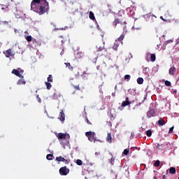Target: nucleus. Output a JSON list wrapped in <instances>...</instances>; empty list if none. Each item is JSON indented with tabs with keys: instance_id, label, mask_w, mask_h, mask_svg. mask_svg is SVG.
<instances>
[{
	"instance_id": "9d476101",
	"label": "nucleus",
	"mask_w": 179,
	"mask_h": 179,
	"mask_svg": "<svg viewBox=\"0 0 179 179\" xmlns=\"http://www.w3.org/2000/svg\"><path fill=\"white\" fill-rule=\"evenodd\" d=\"M75 82H78V80L75 79L73 80V82H71V85L75 89V90L79 91L80 90V87H79V83H78L77 84H75Z\"/></svg>"
},
{
	"instance_id": "79ce46f5",
	"label": "nucleus",
	"mask_w": 179,
	"mask_h": 179,
	"mask_svg": "<svg viewBox=\"0 0 179 179\" xmlns=\"http://www.w3.org/2000/svg\"><path fill=\"white\" fill-rule=\"evenodd\" d=\"M20 71V73H23L24 72V70L21 69H18Z\"/></svg>"
},
{
	"instance_id": "4c0bfd02",
	"label": "nucleus",
	"mask_w": 179,
	"mask_h": 179,
	"mask_svg": "<svg viewBox=\"0 0 179 179\" xmlns=\"http://www.w3.org/2000/svg\"><path fill=\"white\" fill-rule=\"evenodd\" d=\"M166 86H171V83L169 80L165 81Z\"/></svg>"
},
{
	"instance_id": "de8ad7c7",
	"label": "nucleus",
	"mask_w": 179,
	"mask_h": 179,
	"mask_svg": "<svg viewBox=\"0 0 179 179\" xmlns=\"http://www.w3.org/2000/svg\"><path fill=\"white\" fill-rule=\"evenodd\" d=\"M37 41H36V39L34 40V43H36Z\"/></svg>"
},
{
	"instance_id": "3c124183",
	"label": "nucleus",
	"mask_w": 179,
	"mask_h": 179,
	"mask_svg": "<svg viewBox=\"0 0 179 179\" xmlns=\"http://www.w3.org/2000/svg\"><path fill=\"white\" fill-rule=\"evenodd\" d=\"M1 9H3V8H1Z\"/></svg>"
},
{
	"instance_id": "4be33fe9",
	"label": "nucleus",
	"mask_w": 179,
	"mask_h": 179,
	"mask_svg": "<svg viewBox=\"0 0 179 179\" xmlns=\"http://www.w3.org/2000/svg\"><path fill=\"white\" fill-rule=\"evenodd\" d=\"M45 85H46V89L48 90H50V89H51V87H52V85H51V83L50 82H45Z\"/></svg>"
},
{
	"instance_id": "c9c22d12",
	"label": "nucleus",
	"mask_w": 179,
	"mask_h": 179,
	"mask_svg": "<svg viewBox=\"0 0 179 179\" xmlns=\"http://www.w3.org/2000/svg\"><path fill=\"white\" fill-rule=\"evenodd\" d=\"M124 37L125 36H124V34L120 35V36L117 38L118 41H122V40H124Z\"/></svg>"
},
{
	"instance_id": "dca6fc26",
	"label": "nucleus",
	"mask_w": 179,
	"mask_h": 179,
	"mask_svg": "<svg viewBox=\"0 0 179 179\" xmlns=\"http://www.w3.org/2000/svg\"><path fill=\"white\" fill-rule=\"evenodd\" d=\"M59 120L61 121H65V113H64V110H61L59 113Z\"/></svg>"
},
{
	"instance_id": "7ed1b4c3",
	"label": "nucleus",
	"mask_w": 179,
	"mask_h": 179,
	"mask_svg": "<svg viewBox=\"0 0 179 179\" xmlns=\"http://www.w3.org/2000/svg\"><path fill=\"white\" fill-rule=\"evenodd\" d=\"M96 52H98L97 55L99 57H107L108 52H110V50H111V48L104 49V48L100 46H96Z\"/></svg>"
},
{
	"instance_id": "e433bc0d",
	"label": "nucleus",
	"mask_w": 179,
	"mask_h": 179,
	"mask_svg": "<svg viewBox=\"0 0 179 179\" xmlns=\"http://www.w3.org/2000/svg\"><path fill=\"white\" fill-rule=\"evenodd\" d=\"M27 41H28V43H30V41H31L32 40V37L31 36H27L26 38Z\"/></svg>"
},
{
	"instance_id": "ddd939ff",
	"label": "nucleus",
	"mask_w": 179,
	"mask_h": 179,
	"mask_svg": "<svg viewBox=\"0 0 179 179\" xmlns=\"http://www.w3.org/2000/svg\"><path fill=\"white\" fill-rule=\"evenodd\" d=\"M131 103V101H129V98L127 97L125 101H123L122 103V107H127V106H129Z\"/></svg>"
},
{
	"instance_id": "a19ab883",
	"label": "nucleus",
	"mask_w": 179,
	"mask_h": 179,
	"mask_svg": "<svg viewBox=\"0 0 179 179\" xmlns=\"http://www.w3.org/2000/svg\"><path fill=\"white\" fill-rule=\"evenodd\" d=\"M115 161V159H114V157H112V158L110 159V164H111L112 165H113Z\"/></svg>"
},
{
	"instance_id": "49530a36",
	"label": "nucleus",
	"mask_w": 179,
	"mask_h": 179,
	"mask_svg": "<svg viewBox=\"0 0 179 179\" xmlns=\"http://www.w3.org/2000/svg\"><path fill=\"white\" fill-rule=\"evenodd\" d=\"M153 179H157V176H154Z\"/></svg>"
},
{
	"instance_id": "8fccbe9b",
	"label": "nucleus",
	"mask_w": 179,
	"mask_h": 179,
	"mask_svg": "<svg viewBox=\"0 0 179 179\" xmlns=\"http://www.w3.org/2000/svg\"><path fill=\"white\" fill-rule=\"evenodd\" d=\"M166 43H169V41H167Z\"/></svg>"
},
{
	"instance_id": "a18cd8bd",
	"label": "nucleus",
	"mask_w": 179,
	"mask_h": 179,
	"mask_svg": "<svg viewBox=\"0 0 179 179\" xmlns=\"http://www.w3.org/2000/svg\"><path fill=\"white\" fill-rule=\"evenodd\" d=\"M112 96L114 97L115 96V92L112 93Z\"/></svg>"
},
{
	"instance_id": "f257e3e1",
	"label": "nucleus",
	"mask_w": 179,
	"mask_h": 179,
	"mask_svg": "<svg viewBox=\"0 0 179 179\" xmlns=\"http://www.w3.org/2000/svg\"><path fill=\"white\" fill-rule=\"evenodd\" d=\"M31 9L38 15H44L50 10V6L47 0H33L31 3Z\"/></svg>"
},
{
	"instance_id": "f3484780",
	"label": "nucleus",
	"mask_w": 179,
	"mask_h": 179,
	"mask_svg": "<svg viewBox=\"0 0 179 179\" xmlns=\"http://www.w3.org/2000/svg\"><path fill=\"white\" fill-rule=\"evenodd\" d=\"M106 141H107V142H108V143H111L113 142V138L111 137V133H108Z\"/></svg>"
},
{
	"instance_id": "cd10ccee",
	"label": "nucleus",
	"mask_w": 179,
	"mask_h": 179,
	"mask_svg": "<svg viewBox=\"0 0 179 179\" xmlns=\"http://www.w3.org/2000/svg\"><path fill=\"white\" fill-rule=\"evenodd\" d=\"M47 160H52L54 159V155L49 154L46 156Z\"/></svg>"
},
{
	"instance_id": "37998d69",
	"label": "nucleus",
	"mask_w": 179,
	"mask_h": 179,
	"mask_svg": "<svg viewBox=\"0 0 179 179\" xmlns=\"http://www.w3.org/2000/svg\"><path fill=\"white\" fill-rule=\"evenodd\" d=\"M86 122H87V124H92V123L90 122V121H89V119H87V118H86Z\"/></svg>"
},
{
	"instance_id": "2eb2a0df",
	"label": "nucleus",
	"mask_w": 179,
	"mask_h": 179,
	"mask_svg": "<svg viewBox=\"0 0 179 179\" xmlns=\"http://www.w3.org/2000/svg\"><path fill=\"white\" fill-rule=\"evenodd\" d=\"M177 72V69L176 67H171L169 71V75H172V76H174V73Z\"/></svg>"
},
{
	"instance_id": "4468645a",
	"label": "nucleus",
	"mask_w": 179,
	"mask_h": 179,
	"mask_svg": "<svg viewBox=\"0 0 179 179\" xmlns=\"http://www.w3.org/2000/svg\"><path fill=\"white\" fill-rule=\"evenodd\" d=\"M156 114V112L154 110V109H150L148 113H147V117L148 118H150L152 117H155Z\"/></svg>"
},
{
	"instance_id": "c85d7f7f",
	"label": "nucleus",
	"mask_w": 179,
	"mask_h": 179,
	"mask_svg": "<svg viewBox=\"0 0 179 179\" xmlns=\"http://www.w3.org/2000/svg\"><path fill=\"white\" fill-rule=\"evenodd\" d=\"M84 54H83V52H78V53H77V57H78V58H83V57H84Z\"/></svg>"
},
{
	"instance_id": "f704fd0d",
	"label": "nucleus",
	"mask_w": 179,
	"mask_h": 179,
	"mask_svg": "<svg viewBox=\"0 0 179 179\" xmlns=\"http://www.w3.org/2000/svg\"><path fill=\"white\" fill-rule=\"evenodd\" d=\"M155 167H159L160 166V161L157 160L154 164Z\"/></svg>"
},
{
	"instance_id": "c756f323",
	"label": "nucleus",
	"mask_w": 179,
	"mask_h": 179,
	"mask_svg": "<svg viewBox=\"0 0 179 179\" xmlns=\"http://www.w3.org/2000/svg\"><path fill=\"white\" fill-rule=\"evenodd\" d=\"M76 164H78V166H82L83 164V162L81 159H77Z\"/></svg>"
},
{
	"instance_id": "2f4dec72",
	"label": "nucleus",
	"mask_w": 179,
	"mask_h": 179,
	"mask_svg": "<svg viewBox=\"0 0 179 179\" xmlns=\"http://www.w3.org/2000/svg\"><path fill=\"white\" fill-rule=\"evenodd\" d=\"M48 82H51V83L53 82L52 75L50 74V75L48 76Z\"/></svg>"
},
{
	"instance_id": "423d86ee",
	"label": "nucleus",
	"mask_w": 179,
	"mask_h": 179,
	"mask_svg": "<svg viewBox=\"0 0 179 179\" xmlns=\"http://www.w3.org/2000/svg\"><path fill=\"white\" fill-rule=\"evenodd\" d=\"M60 176H68L69 174V169L66 166H63L59 169Z\"/></svg>"
},
{
	"instance_id": "09e8293b",
	"label": "nucleus",
	"mask_w": 179,
	"mask_h": 179,
	"mask_svg": "<svg viewBox=\"0 0 179 179\" xmlns=\"http://www.w3.org/2000/svg\"><path fill=\"white\" fill-rule=\"evenodd\" d=\"M73 93V94H75V91Z\"/></svg>"
},
{
	"instance_id": "9b49d317",
	"label": "nucleus",
	"mask_w": 179,
	"mask_h": 179,
	"mask_svg": "<svg viewBox=\"0 0 179 179\" xmlns=\"http://www.w3.org/2000/svg\"><path fill=\"white\" fill-rule=\"evenodd\" d=\"M57 138L58 139H66L67 138H69V134L59 133L57 134Z\"/></svg>"
},
{
	"instance_id": "ea45409f",
	"label": "nucleus",
	"mask_w": 179,
	"mask_h": 179,
	"mask_svg": "<svg viewBox=\"0 0 179 179\" xmlns=\"http://www.w3.org/2000/svg\"><path fill=\"white\" fill-rule=\"evenodd\" d=\"M174 130V127H172L169 129V134H171L173 131Z\"/></svg>"
},
{
	"instance_id": "b1692460",
	"label": "nucleus",
	"mask_w": 179,
	"mask_h": 179,
	"mask_svg": "<svg viewBox=\"0 0 179 179\" xmlns=\"http://www.w3.org/2000/svg\"><path fill=\"white\" fill-rule=\"evenodd\" d=\"M66 67L69 68V69L70 71H73V67L72 66H71V63H65Z\"/></svg>"
},
{
	"instance_id": "aec40b11",
	"label": "nucleus",
	"mask_w": 179,
	"mask_h": 179,
	"mask_svg": "<svg viewBox=\"0 0 179 179\" xmlns=\"http://www.w3.org/2000/svg\"><path fill=\"white\" fill-rule=\"evenodd\" d=\"M89 17L90 19H91V20H96V17H94V13H93V12L92 11L90 12Z\"/></svg>"
},
{
	"instance_id": "a211bd4d",
	"label": "nucleus",
	"mask_w": 179,
	"mask_h": 179,
	"mask_svg": "<svg viewBox=\"0 0 179 179\" xmlns=\"http://www.w3.org/2000/svg\"><path fill=\"white\" fill-rule=\"evenodd\" d=\"M157 124L158 125H161V127H163V125H164L166 122H164V120L163 118L160 117L159 120L157 121Z\"/></svg>"
},
{
	"instance_id": "c03bdc74",
	"label": "nucleus",
	"mask_w": 179,
	"mask_h": 179,
	"mask_svg": "<svg viewBox=\"0 0 179 179\" xmlns=\"http://www.w3.org/2000/svg\"><path fill=\"white\" fill-rule=\"evenodd\" d=\"M162 179H166V175H164V176H162Z\"/></svg>"
},
{
	"instance_id": "473e14b6",
	"label": "nucleus",
	"mask_w": 179,
	"mask_h": 179,
	"mask_svg": "<svg viewBox=\"0 0 179 179\" xmlns=\"http://www.w3.org/2000/svg\"><path fill=\"white\" fill-rule=\"evenodd\" d=\"M130 79H131V76L128 74L124 76V80H127V82H129Z\"/></svg>"
},
{
	"instance_id": "6ab92c4d",
	"label": "nucleus",
	"mask_w": 179,
	"mask_h": 179,
	"mask_svg": "<svg viewBox=\"0 0 179 179\" xmlns=\"http://www.w3.org/2000/svg\"><path fill=\"white\" fill-rule=\"evenodd\" d=\"M26 83V80L22 78H21V79H20L17 82V85H24Z\"/></svg>"
},
{
	"instance_id": "0eeeda50",
	"label": "nucleus",
	"mask_w": 179,
	"mask_h": 179,
	"mask_svg": "<svg viewBox=\"0 0 179 179\" xmlns=\"http://www.w3.org/2000/svg\"><path fill=\"white\" fill-rule=\"evenodd\" d=\"M164 16V18L163 17V16L160 17V19L163 20V22H169L171 19V15H170V12L169 11H166Z\"/></svg>"
},
{
	"instance_id": "f8f14e48",
	"label": "nucleus",
	"mask_w": 179,
	"mask_h": 179,
	"mask_svg": "<svg viewBox=\"0 0 179 179\" xmlns=\"http://www.w3.org/2000/svg\"><path fill=\"white\" fill-rule=\"evenodd\" d=\"M12 73L13 75H15V76H17L18 78H24L23 76H22V74H20V71L17 69H13L12 71Z\"/></svg>"
},
{
	"instance_id": "bb28decb",
	"label": "nucleus",
	"mask_w": 179,
	"mask_h": 179,
	"mask_svg": "<svg viewBox=\"0 0 179 179\" xmlns=\"http://www.w3.org/2000/svg\"><path fill=\"white\" fill-rule=\"evenodd\" d=\"M150 59L152 62H155L156 61V55L155 54H151L150 55Z\"/></svg>"
},
{
	"instance_id": "412c9836",
	"label": "nucleus",
	"mask_w": 179,
	"mask_h": 179,
	"mask_svg": "<svg viewBox=\"0 0 179 179\" xmlns=\"http://www.w3.org/2000/svg\"><path fill=\"white\" fill-rule=\"evenodd\" d=\"M87 69H86V71H83V73H82L81 76L83 78H86V75H91V73L90 72H88L87 71Z\"/></svg>"
},
{
	"instance_id": "6e6552de",
	"label": "nucleus",
	"mask_w": 179,
	"mask_h": 179,
	"mask_svg": "<svg viewBox=\"0 0 179 179\" xmlns=\"http://www.w3.org/2000/svg\"><path fill=\"white\" fill-rule=\"evenodd\" d=\"M6 58H9V57H13L15 54L12 51V49H8L3 52Z\"/></svg>"
},
{
	"instance_id": "1a4fd4ad",
	"label": "nucleus",
	"mask_w": 179,
	"mask_h": 179,
	"mask_svg": "<svg viewBox=\"0 0 179 179\" xmlns=\"http://www.w3.org/2000/svg\"><path fill=\"white\" fill-rule=\"evenodd\" d=\"M57 162H64L65 164H69V159H65V158L62 157V156L56 157Z\"/></svg>"
},
{
	"instance_id": "58836bf2",
	"label": "nucleus",
	"mask_w": 179,
	"mask_h": 179,
	"mask_svg": "<svg viewBox=\"0 0 179 179\" xmlns=\"http://www.w3.org/2000/svg\"><path fill=\"white\" fill-rule=\"evenodd\" d=\"M36 100H38L39 103H41V99L40 98V96L36 95Z\"/></svg>"
},
{
	"instance_id": "20e7f679",
	"label": "nucleus",
	"mask_w": 179,
	"mask_h": 179,
	"mask_svg": "<svg viewBox=\"0 0 179 179\" xmlns=\"http://www.w3.org/2000/svg\"><path fill=\"white\" fill-rule=\"evenodd\" d=\"M113 27L115 29L117 25H118L119 29H125V26H127L126 22H122L118 18H115L113 22Z\"/></svg>"
},
{
	"instance_id": "39448f33",
	"label": "nucleus",
	"mask_w": 179,
	"mask_h": 179,
	"mask_svg": "<svg viewBox=\"0 0 179 179\" xmlns=\"http://www.w3.org/2000/svg\"><path fill=\"white\" fill-rule=\"evenodd\" d=\"M85 136L90 142H96V133L94 131H87Z\"/></svg>"
},
{
	"instance_id": "7c9ffc66",
	"label": "nucleus",
	"mask_w": 179,
	"mask_h": 179,
	"mask_svg": "<svg viewBox=\"0 0 179 179\" xmlns=\"http://www.w3.org/2000/svg\"><path fill=\"white\" fill-rule=\"evenodd\" d=\"M129 154V149H124L123 151V155H124L125 156H128V155Z\"/></svg>"
},
{
	"instance_id": "5701e85b",
	"label": "nucleus",
	"mask_w": 179,
	"mask_h": 179,
	"mask_svg": "<svg viewBox=\"0 0 179 179\" xmlns=\"http://www.w3.org/2000/svg\"><path fill=\"white\" fill-rule=\"evenodd\" d=\"M137 83L138 85H143V78L141 77L137 78Z\"/></svg>"
},
{
	"instance_id": "a878e982",
	"label": "nucleus",
	"mask_w": 179,
	"mask_h": 179,
	"mask_svg": "<svg viewBox=\"0 0 179 179\" xmlns=\"http://www.w3.org/2000/svg\"><path fill=\"white\" fill-rule=\"evenodd\" d=\"M169 173H170V174H176V168L171 167L169 169Z\"/></svg>"
},
{
	"instance_id": "72a5a7b5",
	"label": "nucleus",
	"mask_w": 179,
	"mask_h": 179,
	"mask_svg": "<svg viewBox=\"0 0 179 179\" xmlns=\"http://www.w3.org/2000/svg\"><path fill=\"white\" fill-rule=\"evenodd\" d=\"M146 135L148 136V138H150V136H152V130H148L146 131Z\"/></svg>"
},
{
	"instance_id": "f03ea898",
	"label": "nucleus",
	"mask_w": 179,
	"mask_h": 179,
	"mask_svg": "<svg viewBox=\"0 0 179 179\" xmlns=\"http://www.w3.org/2000/svg\"><path fill=\"white\" fill-rule=\"evenodd\" d=\"M155 146L157 150H162V152H167V150H170V144L167 142H164L162 144L157 143L155 144Z\"/></svg>"
},
{
	"instance_id": "393cba45",
	"label": "nucleus",
	"mask_w": 179,
	"mask_h": 179,
	"mask_svg": "<svg viewBox=\"0 0 179 179\" xmlns=\"http://www.w3.org/2000/svg\"><path fill=\"white\" fill-rule=\"evenodd\" d=\"M119 46L120 43H118V42L116 41L113 45V50H115V51H117V48H118Z\"/></svg>"
}]
</instances>
